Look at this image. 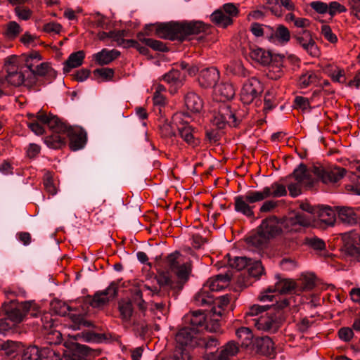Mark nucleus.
Segmentation results:
<instances>
[{
    "label": "nucleus",
    "instance_id": "1",
    "mask_svg": "<svg viewBox=\"0 0 360 360\" xmlns=\"http://www.w3.org/2000/svg\"><path fill=\"white\" fill-rule=\"evenodd\" d=\"M274 309L269 306L254 304L246 313L247 316H255L252 319L254 325L259 330L274 333L281 327L283 321V314L281 309L289 304L287 299L276 300Z\"/></svg>",
    "mask_w": 360,
    "mask_h": 360
},
{
    "label": "nucleus",
    "instance_id": "2",
    "mask_svg": "<svg viewBox=\"0 0 360 360\" xmlns=\"http://www.w3.org/2000/svg\"><path fill=\"white\" fill-rule=\"evenodd\" d=\"M287 195L284 185L277 182L270 186H265L262 191H250L245 195L236 196L234 199V207L237 212L248 217H254V204L269 198H280Z\"/></svg>",
    "mask_w": 360,
    "mask_h": 360
},
{
    "label": "nucleus",
    "instance_id": "3",
    "mask_svg": "<svg viewBox=\"0 0 360 360\" xmlns=\"http://www.w3.org/2000/svg\"><path fill=\"white\" fill-rule=\"evenodd\" d=\"M208 26L201 21L171 22L158 25L156 34L162 39L184 40L192 35L204 33Z\"/></svg>",
    "mask_w": 360,
    "mask_h": 360
},
{
    "label": "nucleus",
    "instance_id": "4",
    "mask_svg": "<svg viewBox=\"0 0 360 360\" xmlns=\"http://www.w3.org/2000/svg\"><path fill=\"white\" fill-rule=\"evenodd\" d=\"M39 120L47 123L51 127H56L60 131L66 132V138L70 139V146L73 150H77L83 148L86 140V132L80 128H73L62 122L59 118L52 114L44 115L39 113L37 115Z\"/></svg>",
    "mask_w": 360,
    "mask_h": 360
},
{
    "label": "nucleus",
    "instance_id": "5",
    "mask_svg": "<svg viewBox=\"0 0 360 360\" xmlns=\"http://www.w3.org/2000/svg\"><path fill=\"white\" fill-rule=\"evenodd\" d=\"M4 70L6 75L4 79L8 85L13 86H20L24 85L25 86H31L27 81V69L23 70L21 65L20 59L13 55L5 59Z\"/></svg>",
    "mask_w": 360,
    "mask_h": 360
},
{
    "label": "nucleus",
    "instance_id": "6",
    "mask_svg": "<svg viewBox=\"0 0 360 360\" xmlns=\"http://www.w3.org/2000/svg\"><path fill=\"white\" fill-rule=\"evenodd\" d=\"M41 60V56L37 51H33L24 57L25 65L27 69V79L31 86L37 82V77L46 75L49 70V65L47 63H40Z\"/></svg>",
    "mask_w": 360,
    "mask_h": 360
},
{
    "label": "nucleus",
    "instance_id": "7",
    "mask_svg": "<svg viewBox=\"0 0 360 360\" xmlns=\"http://www.w3.org/2000/svg\"><path fill=\"white\" fill-rule=\"evenodd\" d=\"M282 231L278 219L274 216L269 217L262 221L258 228L257 235L251 238V241L257 245H262Z\"/></svg>",
    "mask_w": 360,
    "mask_h": 360
},
{
    "label": "nucleus",
    "instance_id": "8",
    "mask_svg": "<svg viewBox=\"0 0 360 360\" xmlns=\"http://www.w3.org/2000/svg\"><path fill=\"white\" fill-rule=\"evenodd\" d=\"M190 117L185 112H176L173 115V122L175 124L179 136L189 146L195 147L199 141L195 137V129L189 124Z\"/></svg>",
    "mask_w": 360,
    "mask_h": 360
},
{
    "label": "nucleus",
    "instance_id": "9",
    "mask_svg": "<svg viewBox=\"0 0 360 360\" xmlns=\"http://www.w3.org/2000/svg\"><path fill=\"white\" fill-rule=\"evenodd\" d=\"M243 117L242 113L238 111L233 112L227 103H220L217 112H214L212 122L219 129H222L227 124L231 127H236Z\"/></svg>",
    "mask_w": 360,
    "mask_h": 360
},
{
    "label": "nucleus",
    "instance_id": "10",
    "mask_svg": "<svg viewBox=\"0 0 360 360\" xmlns=\"http://www.w3.org/2000/svg\"><path fill=\"white\" fill-rule=\"evenodd\" d=\"M276 281L273 287H269L261 293L259 299L261 302H272L274 299V292L279 294L295 293L296 284L292 279L276 275Z\"/></svg>",
    "mask_w": 360,
    "mask_h": 360
},
{
    "label": "nucleus",
    "instance_id": "11",
    "mask_svg": "<svg viewBox=\"0 0 360 360\" xmlns=\"http://www.w3.org/2000/svg\"><path fill=\"white\" fill-rule=\"evenodd\" d=\"M238 14L236 6L233 3H227L210 15V20L219 27L226 28L233 23V18Z\"/></svg>",
    "mask_w": 360,
    "mask_h": 360
},
{
    "label": "nucleus",
    "instance_id": "12",
    "mask_svg": "<svg viewBox=\"0 0 360 360\" xmlns=\"http://www.w3.org/2000/svg\"><path fill=\"white\" fill-rule=\"evenodd\" d=\"M263 91L264 87L261 82L256 77H251L243 84L240 94V100L245 105L250 104L255 101L257 103Z\"/></svg>",
    "mask_w": 360,
    "mask_h": 360
},
{
    "label": "nucleus",
    "instance_id": "13",
    "mask_svg": "<svg viewBox=\"0 0 360 360\" xmlns=\"http://www.w3.org/2000/svg\"><path fill=\"white\" fill-rule=\"evenodd\" d=\"M311 172L318 180L323 184H335L346 174V169L342 167L325 168L323 166H314Z\"/></svg>",
    "mask_w": 360,
    "mask_h": 360
},
{
    "label": "nucleus",
    "instance_id": "14",
    "mask_svg": "<svg viewBox=\"0 0 360 360\" xmlns=\"http://www.w3.org/2000/svg\"><path fill=\"white\" fill-rule=\"evenodd\" d=\"M301 209V212L288 217L285 220V225L290 227V231H297V226L305 227L310 226L311 224L312 217L311 213L312 208L308 204H302Z\"/></svg>",
    "mask_w": 360,
    "mask_h": 360
},
{
    "label": "nucleus",
    "instance_id": "15",
    "mask_svg": "<svg viewBox=\"0 0 360 360\" xmlns=\"http://www.w3.org/2000/svg\"><path fill=\"white\" fill-rule=\"evenodd\" d=\"M200 330L194 328L184 327L176 333L175 340L179 347H195L199 339Z\"/></svg>",
    "mask_w": 360,
    "mask_h": 360
},
{
    "label": "nucleus",
    "instance_id": "16",
    "mask_svg": "<svg viewBox=\"0 0 360 360\" xmlns=\"http://www.w3.org/2000/svg\"><path fill=\"white\" fill-rule=\"evenodd\" d=\"M117 286L115 283H111L109 286L103 290L97 291L90 300V304L94 308H101L108 304L117 295Z\"/></svg>",
    "mask_w": 360,
    "mask_h": 360
},
{
    "label": "nucleus",
    "instance_id": "17",
    "mask_svg": "<svg viewBox=\"0 0 360 360\" xmlns=\"http://www.w3.org/2000/svg\"><path fill=\"white\" fill-rule=\"evenodd\" d=\"M191 271V264L189 262L182 263L181 266H179L177 269H176L173 272L176 274L178 283L176 287L179 289H181L184 284L188 279L189 274ZM160 286L165 285H169L171 288H174L176 286L171 282V281L166 277H164L162 279L158 281Z\"/></svg>",
    "mask_w": 360,
    "mask_h": 360
},
{
    "label": "nucleus",
    "instance_id": "18",
    "mask_svg": "<svg viewBox=\"0 0 360 360\" xmlns=\"http://www.w3.org/2000/svg\"><path fill=\"white\" fill-rule=\"evenodd\" d=\"M346 252L353 257L360 255V233L351 231L343 236Z\"/></svg>",
    "mask_w": 360,
    "mask_h": 360
},
{
    "label": "nucleus",
    "instance_id": "19",
    "mask_svg": "<svg viewBox=\"0 0 360 360\" xmlns=\"http://www.w3.org/2000/svg\"><path fill=\"white\" fill-rule=\"evenodd\" d=\"M34 308L35 304L33 302H25L8 311L7 316L9 320L15 325L21 322L25 316Z\"/></svg>",
    "mask_w": 360,
    "mask_h": 360
},
{
    "label": "nucleus",
    "instance_id": "20",
    "mask_svg": "<svg viewBox=\"0 0 360 360\" xmlns=\"http://www.w3.org/2000/svg\"><path fill=\"white\" fill-rule=\"evenodd\" d=\"M219 79V70L214 67H210L204 68L200 70L198 82L202 87L210 88L215 86Z\"/></svg>",
    "mask_w": 360,
    "mask_h": 360
},
{
    "label": "nucleus",
    "instance_id": "21",
    "mask_svg": "<svg viewBox=\"0 0 360 360\" xmlns=\"http://www.w3.org/2000/svg\"><path fill=\"white\" fill-rule=\"evenodd\" d=\"M239 351L238 344L231 340L221 347L216 354H212V355L214 360H231L238 354Z\"/></svg>",
    "mask_w": 360,
    "mask_h": 360
},
{
    "label": "nucleus",
    "instance_id": "22",
    "mask_svg": "<svg viewBox=\"0 0 360 360\" xmlns=\"http://www.w3.org/2000/svg\"><path fill=\"white\" fill-rule=\"evenodd\" d=\"M290 40V32L283 25H278L275 28L271 27L269 41L280 45H285Z\"/></svg>",
    "mask_w": 360,
    "mask_h": 360
},
{
    "label": "nucleus",
    "instance_id": "23",
    "mask_svg": "<svg viewBox=\"0 0 360 360\" xmlns=\"http://www.w3.org/2000/svg\"><path fill=\"white\" fill-rule=\"evenodd\" d=\"M50 129L53 130L51 135L44 139L45 144L50 148L58 149L65 146L66 141V132L59 131L56 127H51L47 124Z\"/></svg>",
    "mask_w": 360,
    "mask_h": 360
},
{
    "label": "nucleus",
    "instance_id": "24",
    "mask_svg": "<svg viewBox=\"0 0 360 360\" xmlns=\"http://www.w3.org/2000/svg\"><path fill=\"white\" fill-rule=\"evenodd\" d=\"M284 56L280 54H274L268 65L267 77L271 79H278L283 75Z\"/></svg>",
    "mask_w": 360,
    "mask_h": 360
},
{
    "label": "nucleus",
    "instance_id": "25",
    "mask_svg": "<svg viewBox=\"0 0 360 360\" xmlns=\"http://www.w3.org/2000/svg\"><path fill=\"white\" fill-rule=\"evenodd\" d=\"M358 211H360V208L355 210L349 207H338V219L345 225H354L358 221L359 216L356 212Z\"/></svg>",
    "mask_w": 360,
    "mask_h": 360
},
{
    "label": "nucleus",
    "instance_id": "26",
    "mask_svg": "<svg viewBox=\"0 0 360 360\" xmlns=\"http://www.w3.org/2000/svg\"><path fill=\"white\" fill-rule=\"evenodd\" d=\"M214 95L216 99L219 100L220 102H224L234 97L235 88L231 83L221 82L215 86Z\"/></svg>",
    "mask_w": 360,
    "mask_h": 360
},
{
    "label": "nucleus",
    "instance_id": "27",
    "mask_svg": "<svg viewBox=\"0 0 360 360\" xmlns=\"http://www.w3.org/2000/svg\"><path fill=\"white\" fill-rule=\"evenodd\" d=\"M253 345L258 353L265 356H271L274 350V342L268 336L257 338Z\"/></svg>",
    "mask_w": 360,
    "mask_h": 360
},
{
    "label": "nucleus",
    "instance_id": "28",
    "mask_svg": "<svg viewBox=\"0 0 360 360\" xmlns=\"http://www.w3.org/2000/svg\"><path fill=\"white\" fill-rule=\"evenodd\" d=\"M230 280L231 276L229 274H219L215 278L209 279L203 286L207 287L210 292L220 291L228 285Z\"/></svg>",
    "mask_w": 360,
    "mask_h": 360
},
{
    "label": "nucleus",
    "instance_id": "29",
    "mask_svg": "<svg viewBox=\"0 0 360 360\" xmlns=\"http://www.w3.org/2000/svg\"><path fill=\"white\" fill-rule=\"evenodd\" d=\"M206 316L200 311H193L184 316V322L190 323V328L199 329L205 328Z\"/></svg>",
    "mask_w": 360,
    "mask_h": 360
},
{
    "label": "nucleus",
    "instance_id": "30",
    "mask_svg": "<svg viewBox=\"0 0 360 360\" xmlns=\"http://www.w3.org/2000/svg\"><path fill=\"white\" fill-rule=\"evenodd\" d=\"M292 176L299 184H304V186L311 187L314 185V179L310 176L304 165L300 164L294 169Z\"/></svg>",
    "mask_w": 360,
    "mask_h": 360
},
{
    "label": "nucleus",
    "instance_id": "31",
    "mask_svg": "<svg viewBox=\"0 0 360 360\" xmlns=\"http://www.w3.org/2000/svg\"><path fill=\"white\" fill-rule=\"evenodd\" d=\"M120 55V52L117 50L102 49L101 51L93 56V59L101 65L109 64L113 60L117 58Z\"/></svg>",
    "mask_w": 360,
    "mask_h": 360
},
{
    "label": "nucleus",
    "instance_id": "32",
    "mask_svg": "<svg viewBox=\"0 0 360 360\" xmlns=\"http://www.w3.org/2000/svg\"><path fill=\"white\" fill-rule=\"evenodd\" d=\"M249 55L252 60L262 65L269 63L274 56L269 51L259 47L251 49Z\"/></svg>",
    "mask_w": 360,
    "mask_h": 360
},
{
    "label": "nucleus",
    "instance_id": "33",
    "mask_svg": "<svg viewBox=\"0 0 360 360\" xmlns=\"http://www.w3.org/2000/svg\"><path fill=\"white\" fill-rule=\"evenodd\" d=\"M184 101L187 109L193 112H199L203 107L202 100L193 91L188 92L185 96Z\"/></svg>",
    "mask_w": 360,
    "mask_h": 360
},
{
    "label": "nucleus",
    "instance_id": "34",
    "mask_svg": "<svg viewBox=\"0 0 360 360\" xmlns=\"http://www.w3.org/2000/svg\"><path fill=\"white\" fill-rule=\"evenodd\" d=\"M85 54L83 51H78L71 53L68 60L63 63L64 72H69L72 69L80 66L84 59Z\"/></svg>",
    "mask_w": 360,
    "mask_h": 360
},
{
    "label": "nucleus",
    "instance_id": "35",
    "mask_svg": "<svg viewBox=\"0 0 360 360\" xmlns=\"http://www.w3.org/2000/svg\"><path fill=\"white\" fill-rule=\"evenodd\" d=\"M194 301L195 304L198 306L210 305L214 303V296L207 287L202 286L195 295Z\"/></svg>",
    "mask_w": 360,
    "mask_h": 360
},
{
    "label": "nucleus",
    "instance_id": "36",
    "mask_svg": "<svg viewBox=\"0 0 360 360\" xmlns=\"http://www.w3.org/2000/svg\"><path fill=\"white\" fill-rule=\"evenodd\" d=\"M295 284V294L300 295L302 292L312 290L315 283L311 276L303 275Z\"/></svg>",
    "mask_w": 360,
    "mask_h": 360
},
{
    "label": "nucleus",
    "instance_id": "37",
    "mask_svg": "<svg viewBox=\"0 0 360 360\" xmlns=\"http://www.w3.org/2000/svg\"><path fill=\"white\" fill-rule=\"evenodd\" d=\"M119 311L122 320L127 324H131L133 315L132 304L129 301L120 302Z\"/></svg>",
    "mask_w": 360,
    "mask_h": 360
},
{
    "label": "nucleus",
    "instance_id": "38",
    "mask_svg": "<svg viewBox=\"0 0 360 360\" xmlns=\"http://www.w3.org/2000/svg\"><path fill=\"white\" fill-rule=\"evenodd\" d=\"M231 300V296L228 294L219 297L217 299H214V306L212 309L213 316H221L223 311L225 307L228 306Z\"/></svg>",
    "mask_w": 360,
    "mask_h": 360
},
{
    "label": "nucleus",
    "instance_id": "39",
    "mask_svg": "<svg viewBox=\"0 0 360 360\" xmlns=\"http://www.w3.org/2000/svg\"><path fill=\"white\" fill-rule=\"evenodd\" d=\"M236 334L240 340L242 346L248 347L253 343V334L249 328L241 327L236 330Z\"/></svg>",
    "mask_w": 360,
    "mask_h": 360
},
{
    "label": "nucleus",
    "instance_id": "40",
    "mask_svg": "<svg viewBox=\"0 0 360 360\" xmlns=\"http://www.w3.org/2000/svg\"><path fill=\"white\" fill-rule=\"evenodd\" d=\"M228 259V264L233 269L237 271H241L245 268H248L250 262V259L247 257H234L231 258L229 255Z\"/></svg>",
    "mask_w": 360,
    "mask_h": 360
},
{
    "label": "nucleus",
    "instance_id": "41",
    "mask_svg": "<svg viewBox=\"0 0 360 360\" xmlns=\"http://www.w3.org/2000/svg\"><path fill=\"white\" fill-rule=\"evenodd\" d=\"M319 219L328 226H333L335 221V213L330 207H324L319 212Z\"/></svg>",
    "mask_w": 360,
    "mask_h": 360
},
{
    "label": "nucleus",
    "instance_id": "42",
    "mask_svg": "<svg viewBox=\"0 0 360 360\" xmlns=\"http://www.w3.org/2000/svg\"><path fill=\"white\" fill-rule=\"evenodd\" d=\"M277 105L276 92L271 89L265 94L264 98V108L263 110L265 113L269 112L274 108Z\"/></svg>",
    "mask_w": 360,
    "mask_h": 360
},
{
    "label": "nucleus",
    "instance_id": "43",
    "mask_svg": "<svg viewBox=\"0 0 360 360\" xmlns=\"http://www.w3.org/2000/svg\"><path fill=\"white\" fill-rule=\"evenodd\" d=\"M250 31L257 37H264L269 40L271 27L255 22L251 25Z\"/></svg>",
    "mask_w": 360,
    "mask_h": 360
},
{
    "label": "nucleus",
    "instance_id": "44",
    "mask_svg": "<svg viewBox=\"0 0 360 360\" xmlns=\"http://www.w3.org/2000/svg\"><path fill=\"white\" fill-rule=\"evenodd\" d=\"M70 317L72 323L69 325V327L74 330L91 326L90 322L84 320V316L81 314H71Z\"/></svg>",
    "mask_w": 360,
    "mask_h": 360
},
{
    "label": "nucleus",
    "instance_id": "45",
    "mask_svg": "<svg viewBox=\"0 0 360 360\" xmlns=\"http://www.w3.org/2000/svg\"><path fill=\"white\" fill-rule=\"evenodd\" d=\"M183 77L181 73L177 70H172L163 76V79L168 84L172 85H180Z\"/></svg>",
    "mask_w": 360,
    "mask_h": 360
},
{
    "label": "nucleus",
    "instance_id": "46",
    "mask_svg": "<svg viewBox=\"0 0 360 360\" xmlns=\"http://www.w3.org/2000/svg\"><path fill=\"white\" fill-rule=\"evenodd\" d=\"M167 263L170 269L174 271L179 266L184 263L181 255L179 252H174L169 255L167 257Z\"/></svg>",
    "mask_w": 360,
    "mask_h": 360
},
{
    "label": "nucleus",
    "instance_id": "47",
    "mask_svg": "<svg viewBox=\"0 0 360 360\" xmlns=\"http://www.w3.org/2000/svg\"><path fill=\"white\" fill-rule=\"evenodd\" d=\"M317 77L313 71L303 73L299 79V85L301 88H306L316 82Z\"/></svg>",
    "mask_w": 360,
    "mask_h": 360
},
{
    "label": "nucleus",
    "instance_id": "48",
    "mask_svg": "<svg viewBox=\"0 0 360 360\" xmlns=\"http://www.w3.org/2000/svg\"><path fill=\"white\" fill-rule=\"evenodd\" d=\"M196 347H204L207 349L215 348L219 345L218 340L214 336H208L207 338H200L198 340Z\"/></svg>",
    "mask_w": 360,
    "mask_h": 360
},
{
    "label": "nucleus",
    "instance_id": "49",
    "mask_svg": "<svg viewBox=\"0 0 360 360\" xmlns=\"http://www.w3.org/2000/svg\"><path fill=\"white\" fill-rule=\"evenodd\" d=\"M139 39L146 46L152 48L155 51H165L167 49L166 45L160 41L155 40L151 38H146L144 37H139Z\"/></svg>",
    "mask_w": 360,
    "mask_h": 360
},
{
    "label": "nucleus",
    "instance_id": "50",
    "mask_svg": "<svg viewBox=\"0 0 360 360\" xmlns=\"http://www.w3.org/2000/svg\"><path fill=\"white\" fill-rule=\"evenodd\" d=\"M22 360H41V349L36 346L28 347L25 350Z\"/></svg>",
    "mask_w": 360,
    "mask_h": 360
},
{
    "label": "nucleus",
    "instance_id": "51",
    "mask_svg": "<svg viewBox=\"0 0 360 360\" xmlns=\"http://www.w3.org/2000/svg\"><path fill=\"white\" fill-rule=\"evenodd\" d=\"M160 134L162 136L166 138H172L176 136V127L174 124L173 121L170 122H165L160 126Z\"/></svg>",
    "mask_w": 360,
    "mask_h": 360
},
{
    "label": "nucleus",
    "instance_id": "52",
    "mask_svg": "<svg viewBox=\"0 0 360 360\" xmlns=\"http://www.w3.org/2000/svg\"><path fill=\"white\" fill-rule=\"evenodd\" d=\"M191 358L188 349L176 347L172 356L163 360H191Z\"/></svg>",
    "mask_w": 360,
    "mask_h": 360
},
{
    "label": "nucleus",
    "instance_id": "53",
    "mask_svg": "<svg viewBox=\"0 0 360 360\" xmlns=\"http://www.w3.org/2000/svg\"><path fill=\"white\" fill-rule=\"evenodd\" d=\"M248 271L249 275L252 277H259L264 272V268L261 262H252V260H250L249 266L248 268Z\"/></svg>",
    "mask_w": 360,
    "mask_h": 360
},
{
    "label": "nucleus",
    "instance_id": "54",
    "mask_svg": "<svg viewBox=\"0 0 360 360\" xmlns=\"http://www.w3.org/2000/svg\"><path fill=\"white\" fill-rule=\"evenodd\" d=\"M305 243L314 250H321L326 247L325 243L316 236H309L304 240Z\"/></svg>",
    "mask_w": 360,
    "mask_h": 360
},
{
    "label": "nucleus",
    "instance_id": "55",
    "mask_svg": "<svg viewBox=\"0 0 360 360\" xmlns=\"http://www.w3.org/2000/svg\"><path fill=\"white\" fill-rule=\"evenodd\" d=\"M21 31L20 26L16 22L11 21L7 25L6 35L10 39H14Z\"/></svg>",
    "mask_w": 360,
    "mask_h": 360
},
{
    "label": "nucleus",
    "instance_id": "56",
    "mask_svg": "<svg viewBox=\"0 0 360 360\" xmlns=\"http://www.w3.org/2000/svg\"><path fill=\"white\" fill-rule=\"evenodd\" d=\"M321 33L323 37L332 44H335L338 41L337 36L332 32L330 26L327 25H323L321 28Z\"/></svg>",
    "mask_w": 360,
    "mask_h": 360
},
{
    "label": "nucleus",
    "instance_id": "57",
    "mask_svg": "<svg viewBox=\"0 0 360 360\" xmlns=\"http://www.w3.org/2000/svg\"><path fill=\"white\" fill-rule=\"evenodd\" d=\"M303 49L307 52L312 57H317L319 55V49L314 41H309L307 43L300 45Z\"/></svg>",
    "mask_w": 360,
    "mask_h": 360
},
{
    "label": "nucleus",
    "instance_id": "58",
    "mask_svg": "<svg viewBox=\"0 0 360 360\" xmlns=\"http://www.w3.org/2000/svg\"><path fill=\"white\" fill-rule=\"evenodd\" d=\"M70 337L75 340H81L84 342H94L96 339V336L94 333L88 331H84L71 336L70 335Z\"/></svg>",
    "mask_w": 360,
    "mask_h": 360
},
{
    "label": "nucleus",
    "instance_id": "59",
    "mask_svg": "<svg viewBox=\"0 0 360 360\" xmlns=\"http://www.w3.org/2000/svg\"><path fill=\"white\" fill-rule=\"evenodd\" d=\"M296 40L300 45L307 43L309 41H314L311 37V34L309 30H302L298 32L295 36Z\"/></svg>",
    "mask_w": 360,
    "mask_h": 360
},
{
    "label": "nucleus",
    "instance_id": "60",
    "mask_svg": "<svg viewBox=\"0 0 360 360\" xmlns=\"http://www.w3.org/2000/svg\"><path fill=\"white\" fill-rule=\"evenodd\" d=\"M41 360H62L60 355L49 348L41 349Z\"/></svg>",
    "mask_w": 360,
    "mask_h": 360
},
{
    "label": "nucleus",
    "instance_id": "61",
    "mask_svg": "<svg viewBox=\"0 0 360 360\" xmlns=\"http://www.w3.org/2000/svg\"><path fill=\"white\" fill-rule=\"evenodd\" d=\"M44 185L46 191L50 194L53 195L57 193V188L53 184L52 176L49 174H46L44 180Z\"/></svg>",
    "mask_w": 360,
    "mask_h": 360
},
{
    "label": "nucleus",
    "instance_id": "62",
    "mask_svg": "<svg viewBox=\"0 0 360 360\" xmlns=\"http://www.w3.org/2000/svg\"><path fill=\"white\" fill-rule=\"evenodd\" d=\"M347 8L338 1H332L329 4L328 13L331 16H334L336 13H345Z\"/></svg>",
    "mask_w": 360,
    "mask_h": 360
},
{
    "label": "nucleus",
    "instance_id": "63",
    "mask_svg": "<svg viewBox=\"0 0 360 360\" xmlns=\"http://www.w3.org/2000/svg\"><path fill=\"white\" fill-rule=\"evenodd\" d=\"M310 6L312 9L320 14H324L327 12L328 13L329 4L328 5L326 3L320 1H315L310 4Z\"/></svg>",
    "mask_w": 360,
    "mask_h": 360
},
{
    "label": "nucleus",
    "instance_id": "64",
    "mask_svg": "<svg viewBox=\"0 0 360 360\" xmlns=\"http://www.w3.org/2000/svg\"><path fill=\"white\" fill-rule=\"evenodd\" d=\"M94 74L95 75L101 77L104 79L108 80V79H110L112 78L113 75H114V71L112 69H110V68H103L96 69L94 71Z\"/></svg>",
    "mask_w": 360,
    "mask_h": 360
}]
</instances>
